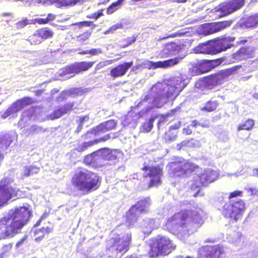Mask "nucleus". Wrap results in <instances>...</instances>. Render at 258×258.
I'll use <instances>...</instances> for the list:
<instances>
[{
  "mask_svg": "<svg viewBox=\"0 0 258 258\" xmlns=\"http://www.w3.org/2000/svg\"><path fill=\"white\" fill-rule=\"evenodd\" d=\"M122 25L121 24H117L112 26L108 30L104 33L105 34H108L109 32L116 30L119 28H121Z\"/></svg>",
  "mask_w": 258,
  "mask_h": 258,
  "instance_id": "obj_59",
  "label": "nucleus"
},
{
  "mask_svg": "<svg viewBox=\"0 0 258 258\" xmlns=\"http://www.w3.org/2000/svg\"><path fill=\"white\" fill-rule=\"evenodd\" d=\"M37 34L40 36L42 40L46 39L52 37L53 33L47 28L39 29L37 31Z\"/></svg>",
  "mask_w": 258,
  "mask_h": 258,
  "instance_id": "obj_39",
  "label": "nucleus"
},
{
  "mask_svg": "<svg viewBox=\"0 0 258 258\" xmlns=\"http://www.w3.org/2000/svg\"><path fill=\"white\" fill-rule=\"evenodd\" d=\"M242 28H253L258 26V14L248 17L240 23Z\"/></svg>",
  "mask_w": 258,
  "mask_h": 258,
  "instance_id": "obj_33",
  "label": "nucleus"
},
{
  "mask_svg": "<svg viewBox=\"0 0 258 258\" xmlns=\"http://www.w3.org/2000/svg\"><path fill=\"white\" fill-rule=\"evenodd\" d=\"M245 0H232L224 2L215 8V12L219 17L226 16L241 8Z\"/></svg>",
  "mask_w": 258,
  "mask_h": 258,
  "instance_id": "obj_11",
  "label": "nucleus"
},
{
  "mask_svg": "<svg viewBox=\"0 0 258 258\" xmlns=\"http://www.w3.org/2000/svg\"><path fill=\"white\" fill-rule=\"evenodd\" d=\"M182 47L180 45L177 44L174 42H170L166 44L161 53V56L162 57H167L176 55L179 52Z\"/></svg>",
  "mask_w": 258,
  "mask_h": 258,
  "instance_id": "obj_25",
  "label": "nucleus"
},
{
  "mask_svg": "<svg viewBox=\"0 0 258 258\" xmlns=\"http://www.w3.org/2000/svg\"><path fill=\"white\" fill-rule=\"evenodd\" d=\"M204 211L198 207L190 210L182 211L168 220L167 228L173 233L190 235L204 223Z\"/></svg>",
  "mask_w": 258,
  "mask_h": 258,
  "instance_id": "obj_2",
  "label": "nucleus"
},
{
  "mask_svg": "<svg viewBox=\"0 0 258 258\" xmlns=\"http://www.w3.org/2000/svg\"><path fill=\"white\" fill-rule=\"evenodd\" d=\"M133 65V61L124 62L110 70V75L113 78L120 77L124 76L128 70Z\"/></svg>",
  "mask_w": 258,
  "mask_h": 258,
  "instance_id": "obj_26",
  "label": "nucleus"
},
{
  "mask_svg": "<svg viewBox=\"0 0 258 258\" xmlns=\"http://www.w3.org/2000/svg\"><path fill=\"white\" fill-rule=\"evenodd\" d=\"M221 82V76L219 75L214 74L196 81L195 87L196 88L204 90L205 89H212L214 87L220 84Z\"/></svg>",
  "mask_w": 258,
  "mask_h": 258,
  "instance_id": "obj_16",
  "label": "nucleus"
},
{
  "mask_svg": "<svg viewBox=\"0 0 258 258\" xmlns=\"http://www.w3.org/2000/svg\"><path fill=\"white\" fill-rule=\"evenodd\" d=\"M95 16V19L97 20L103 15V10L98 11L97 12L93 13Z\"/></svg>",
  "mask_w": 258,
  "mask_h": 258,
  "instance_id": "obj_64",
  "label": "nucleus"
},
{
  "mask_svg": "<svg viewBox=\"0 0 258 258\" xmlns=\"http://www.w3.org/2000/svg\"><path fill=\"white\" fill-rule=\"evenodd\" d=\"M234 37L224 36L212 40L214 54L226 51L233 46Z\"/></svg>",
  "mask_w": 258,
  "mask_h": 258,
  "instance_id": "obj_14",
  "label": "nucleus"
},
{
  "mask_svg": "<svg viewBox=\"0 0 258 258\" xmlns=\"http://www.w3.org/2000/svg\"><path fill=\"white\" fill-rule=\"evenodd\" d=\"M88 120L89 117L87 115L80 117L79 120L78 121V125L75 132L77 134L79 133L83 128V126L84 124V122L85 121H88Z\"/></svg>",
  "mask_w": 258,
  "mask_h": 258,
  "instance_id": "obj_45",
  "label": "nucleus"
},
{
  "mask_svg": "<svg viewBox=\"0 0 258 258\" xmlns=\"http://www.w3.org/2000/svg\"><path fill=\"white\" fill-rule=\"evenodd\" d=\"M241 68L240 66H236L235 67L229 68L226 70L228 75H232L236 73Z\"/></svg>",
  "mask_w": 258,
  "mask_h": 258,
  "instance_id": "obj_60",
  "label": "nucleus"
},
{
  "mask_svg": "<svg viewBox=\"0 0 258 258\" xmlns=\"http://www.w3.org/2000/svg\"><path fill=\"white\" fill-rule=\"evenodd\" d=\"M225 249L220 245H207L200 248L198 258H223Z\"/></svg>",
  "mask_w": 258,
  "mask_h": 258,
  "instance_id": "obj_13",
  "label": "nucleus"
},
{
  "mask_svg": "<svg viewBox=\"0 0 258 258\" xmlns=\"http://www.w3.org/2000/svg\"><path fill=\"white\" fill-rule=\"evenodd\" d=\"M232 22V21L230 20L204 24L203 25L202 32L204 35H208L221 31L229 27Z\"/></svg>",
  "mask_w": 258,
  "mask_h": 258,
  "instance_id": "obj_20",
  "label": "nucleus"
},
{
  "mask_svg": "<svg viewBox=\"0 0 258 258\" xmlns=\"http://www.w3.org/2000/svg\"><path fill=\"white\" fill-rule=\"evenodd\" d=\"M251 55V51L248 48L241 47L237 52L232 54V58L235 60L245 59Z\"/></svg>",
  "mask_w": 258,
  "mask_h": 258,
  "instance_id": "obj_34",
  "label": "nucleus"
},
{
  "mask_svg": "<svg viewBox=\"0 0 258 258\" xmlns=\"http://www.w3.org/2000/svg\"><path fill=\"white\" fill-rule=\"evenodd\" d=\"M151 205L150 198H143L133 205L126 213L127 221L130 225H134L142 214L148 212Z\"/></svg>",
  "mask_w": 258,
  "mask_h": 258,
  "instance_id": "obj_7",
  "label": "nucleus"
},
{
  "mask_svg": "<svg viewBox=\"0 0 258 258\" xmlns=\"http://www.w3.org/2000/svg\"><path fill=\"white\" fill-rule=\"evenodd\" d=\"M74 187L83 195L97 189L100 186V177L97 174L85 169L77 170L72 177Z\"/></svg>",
  "mask_w": 258,
  "mask_h": 258,
  "instance_id": "obj_3",
  "label": "nucleus"
},
{
  "mask_svg": "<svg viewBox=\"0 0 258 258\" xmlns=\"http://www.w3.org/2000/svg\"><path fill=\"white\" fill-rule=\"evenodd\" d=\"M75 104V102H68L64 105L58 107L48 116L49 118L51 120L57 119L63 115L69 113L73 109Z\"/></svg>",
  "mask_w": 258,
  "mask_h": 258,
  "instance_id": "obj_24",
  "label": "nucleus"
},
{
  "mask_svg": "<svg viewBox=\"0 0 258 258\" xmlns=\"http://www.w3.org/2000/svg\"><path fill=\"white\" fill-rule=\"evenodd\" d=\"M40 168L34 165L25 166L24 167L23 175L29 176L37 174L39 172Z\"/></svg>",
  "mask_w": 258,
  "mask_h": 258,
  "instance_id": "obj_36",
  "label": "nucleus"
},
{
  "mask_svg": "<svg viewBox=\"0 0 258 258\" xmlns=\"http://www.w3.org/2000/svg\"><path fill=\"white\" fill-rule=\"evenodd\" d=\"M227 238L229 242L236 245H239L243 242L244 239V237L239 231L233 230L232 228L229 229Z\"/></svg>",
  "mask_w": 258,
  "mask_h": 258,
  "instance_id": "obj_30",
  "label": "nucleus"
},
{
  "mask_svg": "<svg viewBox=\"0 0 258 258\" xmlns=\"http://www.w3.org/2000/svg\"><path fill=\"white\" fill-rule=\"evenodd\" d=\"M242 196V191L241 190H235L230 193L228 197L229 202L224 204L222 211V214L225 218L234 222L241 219L245 205L243 201L236 198Z\"/></svg>",
  "mask_w": 258,
  "mask_h": 258,
  "instance_id": "obj_4",
  "label": "nucleus"
},
{
  "mask_svg": "<svg viewBox=\"0 0 258 258\" xmlns=\"http://www.w3.org/2000/svg\"><path fill=\"white\" fill-rule=\"evenodd\" d=\"M196 53L214 54L212 40L200 44L194 49Z\"/></svg>",
  "mask_w": 258,
  "mask_h": 258,
  "instance_id": "obj_32",
  "label": "nucleus"
},
{
  "mask_svg": "<svg viewBox=\"0 0 258 258\" xmlns=\"http://www.w3.org/2000/svg\"><path fill=\"white\" fill-rule=\"evenodd\" d=\"M96 126L88 131L85 134L82 136V138L84 140L91 139L93 135L95 136L100 135L98 132H97Z\"/></svg>",
  "mask_w": 258,
  "mask_h": 258,
  "instance_id": "obj_44",
  "label": "nucleus"
},
{
  "mask_svg": "<svg viewBox=\"0 0 258 258\" xmlns=\"http://www.w3.org/2000/svg\"><path fill=\"white\" fill-rule=\"evenodd\" d=\"M155 118V117L152 116L148 120L144 122L142 125L143 130L146 132H150L153 128V122Z\"/></svg>",
  "mask_w": 258,
  "mask_h": 258,
  "instance_id": "obj_43",
  "label": "nucleus"
},
{
  "mask_svg": "<svg viewBox=\"0 0 258 258\" xmlns=\"http://www.w3.org/2000/svg\"><path fill=\"white\" fill-rule=\"evenodd\" d=\"M32 216L31 210L26 204V206L16 208L14 210H10L4 217L18 234L21 232L22 228L28 223Z\"/></svg>",
  "mask_w": 258,
  "mask_h": 258,
  "instance_id": "obj_6",
  "label": "nucleus"
},
{
  "mask_svg": "<svg viewBox=\"0 0 258 258\" xmlns=\"http://www.w3.org/2000/svg\"><path fill=\"white\" fill-rule=\"evenodd\" d=\"M218 106L217 101L216 100H210L207 101L204 106L202 108V110L211 112L215 110Z\"/></svg>",
  "mask_w": 258,
  "mask_h": 258,
  "instance_id": "obj_37",
  "label": "nucleus"
},
{
  "mask_svg": "<svg viewBox=\"0 0 258 258\" xmlns=\"http://www.w3.org/2000/svg\"><path fill=\"white\" fill-rule=\"evenodd\" d=\"M121 4L118 1L112 3L107 9V13L108 14H112L115 11L117 10Z\"/></svg>",
  "mask_w": 258,
  "mask_h": 258,
  "instance_id": "obj_50",
  "label": "nucleus"
},
{
  "mask_svg": "<svg viewBox=\"0 0 258 258\" xmlns=\"http://www.w3.org/2000/svg\"><path fill=\"white\" fill-rule=\"evenodd\" d=\"M82 0H40L37 2V3H43L44 5H52L55 4L57 8L65 6H74L78 3H81Z\"/></svg>",
  "mask_w": 258,
  "mask_h": 258,
  "instance_id": "obj_28",
  "label": "nucleus"
},
{
  "mask_svg": "<svg viewBox=\"0 0 258 258\" xmlns=\"http://www.w3.org/2000/svg\"><path fill=\"white\" fill-rule=\"evenodd\" d=\"M96 153L97 151L94 152L91 154L86 156L84 159L85 162L87 164L91 165L93 166L95 165L102 166V164L99 163L100 159L99 155H97Z\"/></svg>",
  "mask_w": 258,
  "mask_h": 258,
  "instance_id": "obj_35",
  "label": "nucleus"
},
{
  "mask_svg": "<svg viewBox=\"0 0 258 258\" xmlns=\"http://www.w3.org/2000/svg\"><path fill=\"white\" fill-rule=\"evenodd\" d=\"M99 155V159L106 161H115L118 158V155L120 154L119 150L117 149H111L108 148H103L97 150L96 153Z\"/></svg>",
  "mask_w": 258,
  "mask_h": 258,
  "instance_id": "obj_22",
  "label": "nucleus"
},
{
  "mask_svg": "<svg viewBox=\"0 0 258 258\" xmlns=\"http://www.w3.org/2000/svg\"><path fill=\"white\" fill-rule=\"evenodd\" d=\"M185 54H182L180 56L170 58L163 61L154 62L152 61H146L144 63L145 67L149 69H155L158 68H167L178 64L184 57Z\"/></svg>",
  "mask_w": 258,
  "mask_h": 258,
  "instance_id": "obj_18",
  "label": "nucleus"
},
{
  "mask_svg": "<svg viewBox=\"0 0 258 258\" xmlns=\"http://www.w3.org/2000/svg\"><path fill=\"white\" fill-rule=\"evenodd\" d=\"M91 33V31H87L83 34L78 36L77 38V41L80 43H83L90 37Z\"/></svg>",
  "mask_w": 258,
  "mask_h": 258,
  "instance_id": "obj_49",
  "label": "nucleus"
},
{
  "mask_svg": "<svg viewBox=\"0 0 258 258\" xmlns=\"http://www.w3.org/2000/svg\"><path fill=\"white\" fill-rule=\"evenodd\" d=\"M254 124V121L252 119H247L238 126V131L242 130H250L252 129Z\"/></svg>",
  "mask_w": 258,
  "mask_h": 258,
  "instance_id": "obj_41",
  "label": "nucleus"
},
{
  "mask_svg": "<svg viewBox=\"0 0 258 258\" xmlns=\"http://www.w3.org/2000/svg\"><path fill=\"white\" fill-rule=\"evenodd\" d=\"M177 132L172 131L169 130L165 134L164 139L166 142H171L176 140L177 138Z\"/></svg>",
  "mask_w": 258,
  "mask_h": 258,
  "instance_id": "obj_42",
  "label": "nucleus"
},
{
  "mask_svg": "<svg viewBox=\"0 0 258 258\" xmlns=\"http://www.w3.org/2000/svg\"><path fill=\"white\" fill-rule=\"evenodd\" d=\"M95 145L94 141H89L88 142H85L83 143L82 144L79 145L76 148V150L79 152H83L87 149H88L89 147H91Z\"/></svg>",
  "mask_w": 258,
  "mask_h": 258,
  "instance_id": "obj_40",
  "label": "nucleus"
},
{
  "mask_svg": "<svg viewBox=\"0 0 258 258\" xmlns=\"http://www.w3.org/2000/svg\"><path fill=\"white\" fill-rule=\"evenodd\" d=\"M27 238V236L25 235L22 239L18 241V242L16 243V247L17 248L20 247L24 243V242L26 241Z\"/></svg>",
  "mask_w": 258,
  "mask_h": 258,
  "instance_id": "obj_62",
  "label": "nucleus"
},
{
  "mask_svg": "<svg viewBox=\"0 0 258 258\" xmlns=\"http://www.w3.org/2000/svg\"><path fill=\"white\" fill-rule=\"evenodd\" d=\"M137 36L135 35H133L132 37H128L126 39V41L127 42L126 45H129L132 44L133 42H135L136 40Z\"/></svg>",
  "mask_w": 258,
  "mask_h": 258,
  "instance_id": "obj_61",
  "label": "nucleus"
},
{
  "mask_svg": "<svg viewBox=\"0 0 258 258\" xmlns=\"http://www.w3.org/2000/svg\"><path fill=\"white\" fill-rule=\"evenodd\" d=\"M175 248V246L168 237L158 235L156 238V242L151 247L149 254L151 257H157L160 254H167Z\"/></svg>",
  "mask_w": 258,
  "mask_h": 258,
  "instance_id": "obj_8",
  "label": "nucleus"
},
{
  "mask_svg": "<svg viewBox=\"0 0 258 258\" xmlns=\"http://www.w3.org/2000/svg\"><path fill=\"white\" fill-rule=\"evenodd\" d=\"M16 137V134L14 132L0 135V145L2 149L6 150Z\"/></svg>",
  "mask_w": 258,
  "mask_h": 258,
  "instance_id": "obj_29",
  "label": "nucleus"
},
{
  "mask_svg": "<svg viewBox=\"0 0 258 258\" xmlns=\"http://www.w3.org/2000/svg\"><path fill=\"white\" fill-rule=\"evenodd\" d=\"M223 61V58L213 60H205L200 62L195 69L198 74H203L211 71L215 67L221 64Z\"/></svg>",
  "mask_w": 258,
  "mask_h": 258,
  "instance_id": "obj_21",
  "label": "nucleus"
},
{
  "mask_svg": "<svg viewBox=\"0 0 258 258\" xmlns=\"http://www.w3.org/2000/svg\"><path fill=\"white\" fill-rule=\"evenodd\" d=\"M136 223L137 225L141 227L144 233L149 234L151 231L155 228V222L153 219L146 217L142 219L139 218Z\"/></svg>",
  "mask_w": 258,
  "mask_h": 258,
  "instance_id": "obj_27",
  "label": "nucleus"
},
{
  "mask_svg": "<svg viewBox=\"0 0 258 258\" xmlns=\"http://www.w3.org/2000/svg\"><path fill=\"white\" fill-rule=\"evenodd\" d=\"M28 40L30 42L31 44H37L40 43L42 40L40 36L37 34V32L34 34L32 36L29 37Z\"/></svg>",
  "mask_w": 258,
  "mask_h": 258,
  "instance_id": "obj_47",
  "label": "nucleus"
},
{
  "mask_svg": "<svg viewBox=\"0 0 258 258\" xmlns=\"http://www.w3.org/2000/svg\"><path fill=\"white\" fill-rule=\"evenodd\" d=\"M218 172L211 168L205 169L201 173L198 174L195 178V185H191V189L199 188L201 186H206L216 180Z\"/></svg>",
  "mask_w": 258,
  "mask_h": 258,
  "instance_id": "obj_10",
  "label": "nucleus"
},
{
  "mask_svg": "<svg viewBox=\"0 0 258 258\" xmlns=\"http://www.w3.org/2000/svg\"><path fill=\"white\" fill-rule=\"evenodd\" d=\"M110 134H108L98 139H95L94 140V141L95 142V144H97L100 142H105L110 139Z\"/></svg>",
  "mask_w": 258,
  "mask_h": 258,
  "instance_id": "obj_58",
  "label": "nucleus"
},
{
  "mask_svg": "<svg viewBox=\"0 0 258 258\" xmlns=\"http://www.w3.org/2000/svg\"><path fill=\"white\" fill-rule=\"evenodd\" d=\"M102 51L100 48H92L88 50V54L91 55H98L99 54L102 53Z\"/></svg>",
  "mask_w": 258,
  "mask_h": 258,
  "instance_id": "obj_56",
  "label": "nucleus"
},
{
  "mask_svg": "<svg viewBox=\"0 0 258 258\" xmlns=\"http://www.w3.org/2000/svg\"><path fill=\"white\" fill-rule=\"evenodd\" d=\"M52 231V229L49 227H42L40 229H35L34 230V235L36 236L39 234L40 233H42V235L44 237V235L46 234H48Z\"/></svg>",
  "mask_w": 258,
  "mask_h": 258,
  "instance_id": "obj_46",
  "label": "nucleus"
},
{
  "mask_svg": "<svg viewBox=\"0 0 258 258\" xmlns=\"http://www.w3.org/2000/svg\"><path fill=\"white\" fill-rule=\"evenodd\" d=\"M68 97H69V95H68L67 90H64L61 92V93L57 97L56 100L58 102H60L64 99H66Z\"/></svg>",
  "mask_w": 258,
  "mask_h": 258,
  "instance_id": "obj_55",
  "label": "nucleus"
},
{
  "mask_svg": "<svg viewBox=\"0 0 258 258\" xmlns=\"http://www.w3.org/2000/svg\"><path fill=\"white\" fill-rule=\"evenodd\" d=\"M173 174L175 176H187L194 172L198 166L183 158L177 157L170 163Z\"/></svg>",
  "mask_w": 258,
  "mask_h": 258,
  "instance_id": "obj_9",
  "label": "nucleus"
},
{
  "mask_svg": "<svg viewBox=\"0 0 258 258\" xmlns=\"http://www.w3.org/2000/svg\"><path fill=\"white\" fill-rule=\"evenodd\" d=\"M201 126L204 127H209V125L207 123L204 122H200L197 120H193L191 124H190V126L194 127H197V126Z\"/></svg>",
  "mask_w": 258,
  "mask_h": 258,
  "instance_id": "obj_54",
  "label": "nucleus"
},
{
  "mask_svg": "<svg viewBox=\"0 0 258 258\" xmlns=\"http://www.w3.org/2000/svg\"><path fill=\"white\" fill-rule=\"evenodd\" d=\"M112 61L110 60L103 61L101 62H100L98 64H97L96 67V69L99 70L101 68H103L105 66L111 63Z\"/></svg>",
  "mask_w": 258,
  "mask_h": 258,
  "instance_id": "obj_57",
  "label": "nucleus"
},
{
  "mask_svg": "<svg viewBox=\"0 0 258 258\" xmlns=\"http://www.w3.org/2000/svg\"><path fill=\"white\" fill-rule=\"evenodd\" d=\"M12 182L9 178H4L0 181V207L6 203L13 196L17 194V190L11 185Z\"/></svg>",
  "mask_w": 258,
  "mask_h": 258,
  "instance_id": "obj_12",
  "label": "nucleus"
},
{
  "mask_svg": "<svg viewBox=\"0 0 258 258\" xmlns=\"http://www.w3.org/2000/svg\"><path fill=\"white\" fill-rule=\"evenodd\" d=\"M28 131L30 134H37L41 132L44 133L46 132V130L43 129L41 126L36 125H33L29 127Z\"/></svg>",
  "mask_w": 258,
  "mask_h": 258,
  "instance_id": "obj_48",
  "label": "nucleus"
},
{
  "mask_svg": "<svg viewBox=\"0 0 258 258\" xmlns=\"http://www.w3.org/2000/svg\"><path fill=\"white\" fill-rule=\"evenodd\" d=\"M79 27L81 28L83 27H91V30H93L96 27V25L93 24L91 21H83L80 22L76 24Z\"/></svg>",
  "mask_w": 258,
  "mask_h": 258,
  "instance_id": "obj_51",
  "label": "nucleus"
},
{
  "mask_svg": "<svg viewBox=\"0 0 258 258\" xmlns=\"http://www.w3.org/2000/svg\"><path fill=\"white\" fill-rule=\"evenodd\" d=\"M180 123L178 122L174 123L173 125H171L169 127V130L172 131H177L176 130L180 127Z\"/></svg>",
  "mask_w": 258,
  "mask_h": 258,
  "instance_id": "obj_63",
  "label": "nucleus"
},
{
  "mask_svg": "<svg viewBox=\"0 0 258 258\" xmlns=\"http://www.w3.org/2000/svg\"><path fill=\"white\" fill-rule=\"evenodd\" d=\"M94 64V62L82 61L80 62H75L61 69L59 71L61 76L78 74L81 71L88 70Z\"/></svg>",
  "mask_w": 258,
  "mask_h": 258,
  "instance_id": "obj_15",
  "label": "nucleus"
},
{
  "mask_svg": "<svg viewBox=\"0 0 258 258\" xmlns=\"http://www.w3.org/2000/svg\"><path fill=\"white\" fill-rule=\"evenodd\" d=\"M131 240V233L129 231L125 233H114L107 241L106 254L112 258L121 257L128 249Z\"/></svg>",
  "mask_w": 258,
  "mask_h": 258,
  "instance_id": "obj_5",
  "label": "nucleus"
},
{
  "mask_svg": "<svg viewBox=\"0 0 258 258\" xmlns=\"http://www.w3.org/2000/svg\"><path fill=\"white\" fill-rule=\"evenodd\" d=\"M185 76L173 77L162 82H158L150 88L133 110L124 117V126L135 128L139 119L154 108H161L170 100L174 99L188 83Z\"/></svg>",
  "mask_w": 258,
  "mask_h": 258,
  "instance_id": "obj_1",
  "label": "nucleus"
},
{
  "mask_svg": "<svg viewBox=\"0 0 258 258\" xmlns=\"http://www.w3.org/2000/svg\"><path fill=\"white\" fill-rule=\"evenodd\" d=\"M17 234L5 217L0 221V239L13 237Z\"/></svg>",
  "mask_w": 258,
  "mask_h": 258,
  "instance_id": "obj_23",
  "label": "nucleus"
},
{
  "mask_svg": "<svg viewBox=\"0 0 258 258\" xmlns=\"http://www.w3.org/2000/svg\"><path fill=\"white\" fill-rule=\"evenodd\" d=\"M116 124L117 123L114 120H109L97 125L96 126L97 132H98L100 135H101L106 132L114 129Z\"/></svg>",
  "mask_w": 258,
  "mask_h": 258,
  "instance_id": "obj_31",
  "label": "nucleus"
},
{
  "mask_svg": "<svg viewBox=\"0 0 258 258\" xmlns=\"http://www.w3.org/2000/svg\"><path fill=\"white\" fill-rule=\"evenodd\" d=\"M12 247L11 244H8L4 245L0 250V258H3L5 254L9 251Z\"/></svg>",
  "mask_w": 258,
  "mask_h": 258,
  "instance_id": "obj_52",
  "label": "nucleus"
},
{
  "mask_svg": "<svg viewBox=\"0 0 258 258\" xmlns=\"http://www.w3.org/2000/svg\"><path fill=\"white\" fill-rule=\"evenodd\" d=\"M29 20L25 18L22 21L18 22L16 24V27L18 29H20L27 26L28 24H29Z\"/></svg>",
  "mask_w": 258,
  "mask_h": 258,
  "instance_id": "obj_53",
  "label": "nucleus"
},
{
  "mask_svg": "<svg viewBox=\"0 0 258 258\" xmlns=\"http://www.w3.org/2000/svg\"><path fill=\"white\" fill-rule=\"evenodd\" d=\"M87 89H83L82 88H71L69 90H67L68 92V95L69 96L72 97H75L78 96L82 95L84 93L86 92Z\"/></svg>",
  "mask_w": 258,
  "mask_h": 258,
  "instance_id": "obj_38",
  "label": "nucleus"
},
{
  "mask_svg": "<svg viewBox=\"0 0 258 258\" xmlns=\"http://www.w3.org/2000/svg\"><path fill=\"white\" fill-rule=\"evenodd\" d=\"M31 98L30 97H24L22 99L17 100L9 107L6 111L1 114V117L5 119L10 116H14L19 111L22 110L26 105L31 103Z\"/></svg>",
  "mask_w": 258,
  "mask_h": 258,
  "instance_id": "obj_17",
  "label": "nucleus"
},
{
  "mask_svg": "<svg viewBox=\"0 0 258 258\" xmlns=\"http://www.w3.org/2000/svg\"><path fill=\"white\" fill-rule=\"evenodd\" d=\"M145 172L144 176L149 177L150 182L148 186L149 187L157 186L160 184L161 176L162 175V171L161 168L155 167H144Z\"/></svg>",
  "mask_w": 258,
  "mask_h": 258,
  "instance_id": "obj_19",
  "label": "nucleus"
}]
</instances>
